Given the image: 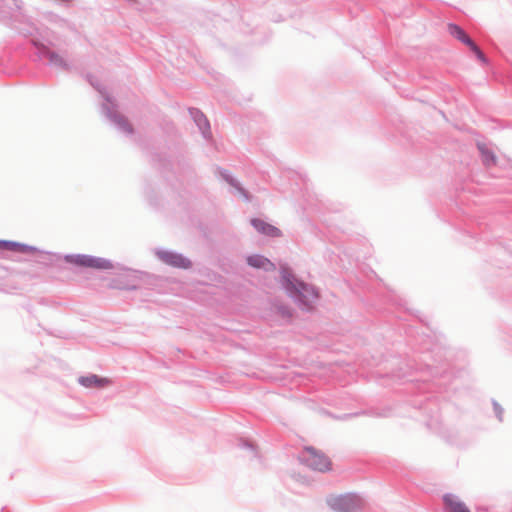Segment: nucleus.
Instances as JSON below:
<instances>
[{
  "mask_svg": "<svg viewBox=\"0 0 512 512\" xmlns=\"http://www.w3.org/2000/svg\"><path fill=\"white\" fill-rule=\"evenodd\" d=\"M283 278L287 281V289L297 297V299L304 305L309 307L317 298L316 290L303 282L295 279L290 273L284 269Z\"/></svg>",
  "mask_w": 512,
  "mask_h": 512,
  "instance_id": "1",
  "label": "nucleus"
},
{
  "mask_svg": "<svg viewBox=\"0 0 512 512\" xmlns=\"http://www.w3.org/2000/svg\"><path fill=\"white\" fill-rule=\"evenodd\" d=\"M301 459L307 466L320 472H327L332 467L329 457L314 447H305Z\"/></svg>",
  "mask_w": 512,
  "mask_h": 512,
  "instance_id": "2",
  "label": "nucleus"
},
{
  "mask_svg": "<svg viewBox=\"0 0 512 512\" xmlns=\"http://www.w3.org/2000/svg\"><path fill=\"white\" fill-rule=\"evenodd\" d=\"M327 503L336 512H355L362 507V500L355 494L331 496Z\"/></svg>",
  "mask_w": 512,
  "mask_h": 512,
  "instance_id": "3",
  "label": "nucleus"
},
{
  "mask_svg": "<svg viewBox=\"0 0 512 512\" xmlns=\"http://www.w3.org/2000/svg\"><path fill=\"white\" fill-rule=\"evenodd\" d=\"M66 261L79 267L98 270H109L113 268V264L109 260L90 255H69L66 256Z\"/></svg>",
  "mask_w": 512,
  "mask_h": 512,
  "instance_id": "4",
  "label": "nucleus"
},
{
  "mask_svg": "<svg viewBox=\"0 0 512 512\" xmlns=\"http://www.w3.org/2000/svg\"><path fill=\"white\" fill-rule=\"evenodd\" d=\"M450 35L454 36L457 40L468 46L482 63H487V59L480 48L459 26L450 24Z\"/></svg>",
  "mask_w": 512,
  "mask_h": 512,
  "instance_id": "5",
  "label": "nucleus"
},
{
  "mask_svg": "<svg viewBox=\"0 0 512 512\" xmlns=\"http://www.w3.org/2000/svg\"><path fill=\"white\" fill-rule=\"evenodd\" d=\"M450 35L454 36L457 40L468 46L482 63H487V59L480 48L459 26L450 24Z\"/></svg>",
  "mask_w": 512,
  "mask_h": 512,
  "instance_id": "6",
  "label": "nucleus"
},
{
  "mask_svg": "<svg viewBox=\"0 0 512 512\" xmlns=\"http://www.w3.org/2000/svg\"><path fill=\"white\" fill-rule=\"evenodd\" d=\"M159 259L167 265L187 269L190 267L191 263L188 259L184 258L179 254H175L172 252L161 251L157 253Z\"/></svg>",
  "mask_w": 512,
  "mask_h": 512,
  "instance_id": "7",
  "label": "nucleus"
},
{
  "mask_svg": "<svg viewBox=\"0 0 512 512\" xmlns=\"http://www.w3.org/2000/svg\"><path fill=\"white\" fill-rule=\"evenodd\" d=\"M481 161L486 168H492L497 165L498 159L494 150L485 143H477Z\"/></svg>",
  "mask_w": 512,
  "mask_h": 512,
  "instance_id": "8",
  "label": "nucleus"
},
{
  "mask_svg": "<svg viewBox=\"0 0 512 512\" xmlns=\"http://www.w3.org/2000/svg\"><path fill=\"white\" fill-rule=\"evenodd\" d=\"M251 224L254 226V228L258 232H260L264 235H267L270 237H279L281 235V231L277 227H275L269 223H266L261 219H256V218L252 219Z\"/></svg>",
  "mask_w": 512,
  "mask_h": 512,
  "instance_id": "9",
  "label": "nucleus"
},
{
  "mask_svg": "<svg viewBox=\"0 0 512 512\" xmlns=\"http://www.w3.org/2000/svg\"><path fill=\"white\" fill-rule=\"evenodd\" d=\"M79 383L82 386L87 387V388H91V387L102 388V387L108 386L110 384V381L107 378H101V377H98L97 375H89V376L80 377Z\"/></svg>",
  "mask_w": 512,
  "mask_h": 512,
  "instance_id": "10",
  "label": "nucleus"
},
{
  "mask_svg": "<svg viewBox=\"0 0 512 512\" xmlns=\"http://www.w3.org/2000/svg\"><path fill=\"white\" fill-rule=\"evenodd\" d=\"M247 263L254 268H261L264 270H274L275 265L267 258L261 255H252L247 258Z\"/></svg>",
  "mask_w": 512,
  "mask_h": 512,
  "instance_id": "11",
  "label": "nucleus"
},
{
  "mask_svg": "<svg viewBox=\"0 0 512 512\" xmlns=\"http://www.w3.org/2000/svg\"><path fill=\"white\" fill-rule=\"evenodd\" d=\"M450 512H470V510L463 503L450 499Z\"/></svg>",
  "mask_w": 512,
  "mask_h": 512,
  "instance_id": "12",
  "label": "nucleus"
},
{
  "mask_svg": "<svg viewBox=\"0 0 512 512\" xmlns=\"http://www.w3.org/2000/svg\"><path fill=\"white\" fill-rule=\"evenodd\" d=\"M196 122L201 129L209 127L208 121L203 115H200L199 118L196 119Z\"/></svg>",
  "mask_w": 512,
  "mask_h": 512,
  "instance_id": "13",
  "label": "nucleus"
},
{
  "mask_svg": "<svg viewBox=\"0 0 512 512\" xmlns=\"http://www.w3.org/2000/svg\"><path fill=\"white\" fill-rule=\"evenodd\" d=\"M48 56H49L50 61L55 63V64H62L63 63V60L61 59V57H59L55 53L48 52Z\"/></svg>",
  "mask_w": 512,
  "mask_h": 512,
  "instance_id": "14",
  "label": "nucleus"
},
{
  "mask_svg": "<svg viewBox=\"0 0 512 512\" xmlns=\"http://www.w3.org/2000/svg\"><path fill=\"white\" fill-rule=\"evenodd\" d=\"M17 247V244H10L9 249H15Z\"/></svg>",
  "mask_w": 512,
  "mask_h": 512,
  "instance_id": "15",
  "label": "nucleus"
},
{
  "mask_svg": "<svg viewBox=\"0 0 512 512\" xmlns=\"http://www.w3.org/2000/svg\"><path fill=\"white\" fill-rule=\"evenodd\" d=\"M443 500H444L445 503H448V496L444 495L443 496Z\"/></svg>",
  "mask_w": 512,
  "mask_h": 512,
  "instance_id": "16",
  "label": "nucleus"
}]
</instances>
